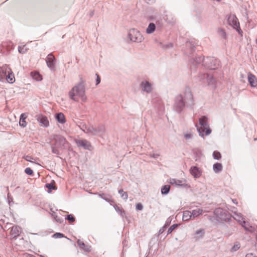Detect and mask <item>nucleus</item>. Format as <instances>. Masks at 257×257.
Here are the masks:
<instances>
[{
	"mask_svg": "<svg viewBox=\"0 0 257 257\" xmlns=\"http://www.w3.org/2000/svg\"><path fill=\"white\" fill-rule=\"evenodd\" d=\"M69 96L70 99L75 101H78V98H79L83 102H85L87 101V96L85 94V81L81 79L71 89Z\"/></svg>",
	"mask_w": 257,
	"mask_h": 257,
	"instance_id": "1",
	"label": "nucleus"
},
{
	"mask_svg": "<svg viewBox=\"0 0 257 257\" xmlns=\"http://www.w3.org/2000/svg\"><path fill=\"white\" fill-rule=\"evenodd\" d=\"M53 140L55 141V144L52 146V151L55 154L59 155L58 149L63 150L67 148L69 146L68 142L64 137L61 135H54Z\"/></svg>",
	"mask_w": 257,
	"mask_h": 257,
	"instance_id": "2",
	"label": "nucleus"
},
{
	"mask_svg": "<svg viewBox=\"0 0 257 257\" xmlns=\"http://www.w3.org/2000/svg\"><path fill=\"white\" fill-rule=\"evenodd\" d=\"M199 123L200 126L197 124L195 126L201 137L208 136L211 133V130L209 127L208 118L206 116H201L199 119Z\"/></svg>",
	"mask_w": 257,
	"mask_h": 257,
	"instance_id": "3",
	"label": "nucleus"
},
{
	"mask_svg": "<svg viewBox=\"0 0 257 257\" xmlns=\"http://www.w3.org/2000/svg\"><path fill=\"white\" fill-rule=\"evenodd\" d=\"M105 128L103 125H99L97 126L89 125V127L86 131V133L92 135L102 136L104 134Z\"/></svg>",
	"mask_w": 257,
	"mask_h": 257,
	"instance_id": "4",
	"label": "nucleus"
},
{
	"mask_svg": "<svg viewBox=\"0 0 257 257\" xmlns=\"http://www.w3.org/2000/svg\"><path fill=\"white\" fill-rule=\"evenodd\" d=\"M128 36L130 40L134 42L140 43L144 40V38L140 32L135 29L130 30Z\"/></svg>",
	"mask_w": 257,
	"mask_h": 257,
	"instance_id": "5",
	"label": "nucleus"
},
{
	"mask_svg": "<svg viewBox=\"0 0 257 257\" xmlns=\"http://www.w3.org/2000/svg\"><path fill=\"white\" fill-rule=\"evenodd\" d=\"M200 80L203 84H207L208 86L215 87L216 80L213 76L208 73L201 74L200 76Z\"/></svg>",
	"mask_w": 257,
	"mask_h": 257,
	"instance_id": "6",
	"label": "nucleus"
},
{
	"mask_svg": "<svg viewBox=\"0 0 257 257\" xmlns=\"http://www.w3.org/2000/svg\"><path fill=\"white\" fill-rule=\"evenodd\" d=\"M185 106V102L184 101V98L181 94L176 96L174 108L177 112H181Z\"/></svg>",
	"mask_w": 257,
	"mask_h": 257,
	"instance_id": "7",
	"label": "nucleus"
},
{
	"mask_svg": "<svg viewBox=\"0 0 257 257\" xmlns=\"http://www.w3.org/2000/svg\"><path fill=\"white\" fill-rule=\"evenodd\" d=\"M227 21L228 24L232 26L234 29H236L239 33H240V31L241 32L239 27V23L235 15H230L228 18Z\"/></svg>",
	"mask_w": 257,
	"mask_h": 257,
	"instance_id": "8",
	"label": "nucleus"
},
{
	"mask_svg": "<svg viewBox=\"0 0 257 257\" xmlns=\"http://www.w3.org/2000/svg\"><path fill=\"white\" fill-rule=\"evenodd\" d=\"M56 59L54 56L50 53L48 55L46 59L47 65L51 70H54L55 68Z\"/></svg>",
	"mask_w": 257,
	"mask_h": 257,
	"instance_id": "9",
	"label": "nucleus"
},
{
	"mask_svg": "<svg viewBox=\"0 0 257 257\" xmlns=\"http://www.w3.org/2000/svg\"><path fill=\"white\" fill-rule=\"evenodd\" d=\"M168 182L173 185L186 187L187 186L186 181L185 179L178 180L174 178H170L168 180Z\"/></svg>",
	"mask_w": 257,
	"mask_h": 257,
	"instance_id": "10",
	"label": "nucleus"
},
{
	"mask_svg": "<svg viewBox=\"0 0 257 257\" xmlns=\"http://www.w3.org/2000/svg\"><path fill=\"white\" fill-rule=\"evenodd\" d=\"M75 142L78 147H82L85 149L90 150L91 148V145L89 142L86 140H77Z\"/></svg>",
	"mask_w": 257,
	"mask_h": 257,
	"instance_id": "11",
	"label": "nucleus"
},
{
	"mask_svg": "<svg viewBox=\"0 0 257 257\" xmlns=\"http://www.w3.org/2000/svg\"><path fill=\"white\" fill-rule=\"evenodd\" d=\"M10 72H11V69L6 65L0 67V81L5 79L7 73Z\"/></svg>",
	"mask_w": 257,
	"mask_h": 257,
	"instance_id": "12",
	"label": "nucleus"
},
{
	"mask_svg": "<svg viewBox=\"0 0 257 257\" xmlns=\"http://www.w3.org/2000/svg\"><path fill=\"white\" fill-rule=\"evenodd\" d=\"M21 232V227L17 225H15L12 227L10 231V234L13 238H16L20 235Z\"/></svg>",
	"mask_w": 257,
	"mask_h": 257,
	"instance_id": "13",
	"label": "nucleus"
},
{
	"mask_svg": "<svg viewBox=\"0 0 257 257\" xmlns=\"http://www.w3.org/2000/svg\"><path fill=\"white\" fill-rule=\"evenodd\" d=\"M37 120L40 123L41 126L48 127L49 125V122L47 116L43 115L37 116Z\"/></svg>",
	"mask_w": 257,
	"mask_h": 257,
	"instance_id": "14",
	"label": "nucleus"
},
{
	"mask_svg": "<svg viewBox=\"0 0 257 257\" xmlns=\"http://www.w3.org/2000/svg\"><path fill=\"white\" fill-rule=\"evenodd\" d=\"M77 243L79 248L84 251L89 252L91 251V246L84 243V242L80 239H77Z\"/></svg>",
	"mask_w": 257,
	"mask_h": 257,
	"instance_id": "15",
	"label": "nucleus"
},
{
	"mask_svg": "<svg viewBox=\"0 0 257 257\" xmlns=\"http://www.w3.org/2000/svg\"><path fill=\"white\" fill-rule=\"evenodd\" d=\"M190 173L195 178H198L201 176L202 172L199 168L193 166L190 169Z\"/></svg>",
	"mask_w": 257,
	"mask_h": 257,
	"instance_id": "16",
	"label": "nucleus"
},
{
	"mask_svg": "<svg viewBox=\"0 0 257 257\" xmlns=\"http://www.w3.org/2000/svg\"><path fill=\"white\" fill-rule=\"evenodd\" d=\"M141 86L142 88V90L147 93H150L152 91V84L147 81L142 82L141 83Z\"/></svg>",
	"mask_w": 257,
	"mask_h": 257,
	"instance_id": "17",
	"label": "nucleus"
},
{
	"mask_svg": "<svg viewBox=\"0 0 257 257\" xmlns=\"http://www.w3.org/2000/svg\"><path fill=\"white\" fill-rule=\"evenodd\" d=\"M210 64H208V67L210 69L214 70L219 66V61L214 58H210L208 59Z\"/></svg>",
	"mask_w": 257,
	"mask_h": 257,
	"instance_id": "18",
	"label": "nucleus"
},
{
	"mask_svg": "<svg viewBox=\"0 0 257 257\" xmlns=\"http://www.w3.org/2000/svg\"><path fill=\"white\" fill-rule=\"evenodd\" d=\"M248 80L251 87H255L257 85V79L254 75L249 73L248 75Z\"/></svg>",
	"mask_w": 257,
	"mask_h": 257,
	"instance_id": "19",
	"label": "nucleus"
},
{
	"mask_svg": "<svg viewBox=\"0 0 257 257\" xmlns=\"http://www.w3.org/2000/svg\"><path fill=\"white\" fill-rule=\"evenodd\" d=\"M98 195L99 197L110 203L114 202V201L111 199V196L109 194L104 193H98Z\"/></svg>",
	"mask_w": 257,
	"mask_h": 257,
	"instance_id": "20",
	"label": "nucleus"
},
{
	"mask_svg": "<svg viewBox=\"0 0 257 257\" xmlns=\"http://www.w3.org/2000/svg\"><path fill=\"white\" fill-rule=\"evenodd\" d=\"M56 120L59 123L63 124L66 122V119L64 114L62 112H59L55 115Z\"/></svg>",
	"mask_w": 257,
	"mask_h": 257,
	"instance_id": "21",
	"label": "nucleus"
},
{
	"mask_svg": "<svg viewBox=\"0 0 257 257\" xmlns=\"http://www.w3.org/2000/svg\"><path fill=\"white\" fill-rule=\"evenodd\" d=\"M234 216L233 217L235 220H236L237 221H238L240 224L242 223L243 221H244L243 220V216L242 214L240 213H237L235 211L233 212Z\"/></svg>",
	"mask_w": 257,
	"mask_h": 257,
	"instance_id": "22",
	"label": "nucleus"
},
{
	"mask_svg": "<svg viewBox=\"0 0 257 257\" xmlns=\"http://www.w3.org/2000/svg\"><path fill=\"white\" fill-rule=\"evenodd\" d=\"M223 167L221 163H216L213 166V169L215 173H218L222 170Z\"/></svg>",
	"mask_w": 257,
	"mask_h": 257,
	"instance_id": "23",
	"label": "nucleus"
},
{
	"mask_svg": "<svg viewBox=\"0 0 257 257\" xmlns=\"http://www.w3.org/2000/svg\"><path fill=\"white\" fill-rule=\"evenodd\" d=\"M156 30V26L155 25L151 23H150L147 28L146 29V32L148 34H152Z\"/></svg>",
	"mask_w": 257,
	"mask_h": 257,
	"instance_id": "24",
	"label": "nucleus"
},
{
	"mask_svg": "<svg viewBox=\"0 0 257 257\" xmlns=\"http://www.w3.org/2000/svg\"><path fill=\"white\" fill-rule=\"evenodd\" d=\"M27 117V116L26 115V114H25V113L21 114V115L20 116V121H19V124H20V126H21L23 127H24L26 126L27 123H26L25 119H26Z\"/></svg>",
	"mask_w": 257,
	"mask_h": 257,
	"instance_id": "25",
	"label": "nucleus"
},
{
	"mask_svg": "<svg viewBox=\"0 0 257 257\" xmlns=\"http://www.w3.org/2000/svg\"><path fill=\"white\" fill-rule=\"evenodd\" d=\"M192 152L195 157L196 161L199 159L202 155L201 151L198 148L193 149Z\"/></svg>",
	"mask_w": 257,
	"mask_h": 257,
	"instance_id": "26",
	"label": "nucleus"
},
{
	"mask_svg": "<svg viewBox=\"0 0 257 257\" xmlns=\"http://www.w3.org/2000/svg\"><path fill=\"white\" fill-rule=\"evenodd\" d=\"M5 79H6L7 81L10 83H13L15 81V77L11 70V72L7 73V77H6Z\"/></svg>",
	"mask_w": 257,
	"mask_h": 257,
	"instance_id": "27",
	"label": "nucleus"
},
{
	"mask_svg": "<svg viewBox=\"0 0 257 257\" xmlns=\"http://www.w3.org/2000/svg\"><path fill=\"white\" fill-rule=\"evenodd\" d=\"M192 218V215L191 213V211L188 210H186L183 211V220L184 221H188Z\"/></svg>",
	"mask_w": 257,
	"mask_h": 257,
	"instance_id": "28",
	"label": "nucleus"
},
{
	"mask_svg": "<svg viewBox=\"0 0 257 257\" xmlns=\"http://www.w3.org/2000/svg\"><path fill=\"white\" fill-rule=\"evenodd\" d=\"M241 225L246 230L252 232L255 230L254 226H250L249 224H246L245 221H243Z\"/></svg>",
	"mask_w": 257,
	"mask_h": 257,
	"instance_id": "29",
	"label": "nucleus"
},
{
	"mask_svg": "<svg viewBox=\"0 0 257 257\" xmlns=\"http://www.w3.org/2000/svg\"><path fill=\"white\" fill-rule=\"evenodd\" d=\"M185 97L187 99V100L190 101L191 102L193 101V95L189 88H187L185 90Z\"/></svg>",
	"mask_w": 257,
	"mask_h": 257,
	"instance_id": "30",
	"label": "nucleus"
},
{
	"mask_svg": "<svg viewBox=\"0 0 257 257\" xmlns=\"http://www.w3.org/2000/svg\"><path fill=\"white\" fill-rule=\"evenodd\" d=\"M31 77L36 81H41L42 80V77L38 72H32L31 73Z\"/></svg>",
	"mask_w": 257,
	"mask_h": 257,
	"instance_id": "31",
	"label": "nucleus"
},
{
	"mask_svg": "<svg viewBox=\"0 0 257 257\" xmlns=\"http://www.w3.org/2000/svg\"><path fill=\"white\" fill-rule=\"evenodd\" d=\"M217 34L218 36L223 39H226L227 38L226 33L224 30L221 28H218L217 30Z\"/></svg>",
	"mask_w": 257,
	"mask_h": 257,
	"instance_id": "32",
	"label": "nucleus"
},
{
	"mask_svg": "<svg viewBox=\"0 0 257 257\" xmlns=\"http://www.w3.org/2000/svg\"><path fill=\"white\" fill-rule=\"evenodd\" d=\"M202 210L199 208L192 210V211L191 212L192 217H193V218H194L197 217L198 216L202 214Z\"/></svg>",
	"mask_w": 257,
	"mask_h": 257,
	"instance_id": "33",
	"label": "nucleus"
},
{
	"mask_svg": "<svg viewBox=\"0 0 257 257\" xmlns=\"http://www.w3.org/2000/svg\"><path fill=\"white\" fill-rule=\"evenodd\" d=\"M230 214L226 212L225 210H224L223 213L221 216H220V219L223 220V221H228L230 220Z\"/></svg>",
	"mask_w": 257,
	"mask_h": 257,
	"instance_id": "34",
	"label": "nucleus"
},
{
	"mask_svg": "<svg viewBox=\"0 0 257 257\" xmlns=\"http://www.w3.org/2000/svg\"><path fill=\"white\" fill-rule=\"evenodd\" d=\"M170 189V186L168 185H166L163 186L161 188V193L163 195H166L167 194Z\"/></svg>",
	"mask_w": 257,
	"mask_h": 257,
	"instance_id": "35",
	"label": "nucleus"
},
{
	"mask_svg": "<svg viewBox=\"0 0 257 257\" xmlns=\"http://www.w3.org/2000/svg\"><path fill=\"white\" fill-rule=\"evenodd\" d=\"M224 210L220 208H218L214 210V214L219 219L220 218V216L223 213Z\"/></svg>",
	"mask_w": 257,
	"mask_h": 257,
	"instance_id": "36",
	"label": "nucleus"
},
{
	"mask_svg": "<svg viewBox=\"0 0 257 257\" xmlns=\"http://www.w3.org/2000/svg\"><path fill=\"white\" fill-rule=\"evenodd\" d=\"M113 207L114 208L115 210L122 216L123 217L125 215L124 211L121 208H120L119 206H118L117 205L115 204L113 205Z\"/></svg>",
	"mask_w": 257,
	"mask_h": 257,
	"instance_id": "37",
	"label": "nucleus"
},
{
	"mask_svg": "<svg viewBox=\"0 0 257 257\" xmlns=\"http://www.w3.org/2000/svg\"><path fill=\"white\" fill-rule=\"evenodd\" d=\"M118 193L120 195L121 197L124 200H126L128 198V195L126 192H124L122 189H119Z\"/></svg>",
	"mask_w": 257,
	"mask_h": 257,
	"instance_id": "38",
	"label": "nucleus"
},
{
	"mask_svg": "<svg viewBox=\"0 0 257 257\" xmlns=\"http://www.w3.org/2000/svg\"><path fill=\"white\" fill-rule=\"evenodd\" d=\"M203 61V58L201 56L198 57L194 59L193 62H192V65L199 64Z\"/></svg>",
	"mask_w": 257,
	"mask_h": 257,
	"instance_id": "39",
	"label": "nucleus"
},
{
	"mask_svg": "<svg viewBox=\"0 0 257 257\" xmlns=\"http://www.w3.org/2000/svg\"><path fill=\"white\" fill-rule=\"evenodd\" d=\"M213 157L214 159L219 160L221 158V155L220 152L215 151L213 153Z\"/></svg>",
	"mask_w": 257,
	"mask_h": 257,
	"instance_id": "40",
	"label": "nucleus"
},
{
	"mask_svg": "<svg viewBox=\"0 0 257 257\" xmlns=\"http://www.w3.org/2000/svg\"><path fill=\"white\" fill-rule=\"evenodd\" d=\"M46 187L49 190V192H50L52 189H56V187L55 186L54 183H52L46 184Z\"/></svg>",
	"mask_w": 257,
	"mask_h": 257,
	"instance_id": "41",
	"label": "nucleus"
},
{
	"mask_svg": "<svg viewBox=\"0 0 257 257\" xmlns=\"http://www.w3.org/2000/svg\"><path fill=\"white\" fill-rule=\"evenodd\" d=\"M24 158L27 161L30 162H32V163H34V162L33 161V160H36L35 159H34L32 156H29V155H27V156H26L24 157Z\"/></svg>",
	"mask_w": 257,
	"mask_h": 257,
	"instance_id": "42",
	"label": "nucleus"
},
{
	"mask_svg": "<svg viewBox=\"0 0 257 257\" xmlns=\"http://www.w3.org/2000/svg\"><path fill=\"white\" fill-rule=\"evenodd\" d=\"M18 50L20 53L24 54L27 51V48L25 45L23 46H19Z\"/></svg>",
	"mask_w": 257,
	"mask_h": 257,
	"instance_id": "43",
	"label": "nucleus"
},
{
	"mask_svg": "<svg viewBox=\"0 0 257 257\" xmlns=\"http://www.w3.org/2000/svg\"><path fill=\"white\" fill-rule=\"evenodd\" d=\"M240 248V244L238 242H236L234 244L233 247L231 248V250L232 251H235Z\"/></svg>",
	"mask_w": 257,
	"mask_h": 257,
	"instance_id": "44",
	"label": "nucleus"
},
{
	"mask_svg": "<svg viewBox=\"0 0 257 257\" xmlns=\"http://www.w3.org/2000/svg\"><path fill=\"white\" fill-rule=\"evenodd\" d=\"M66 219H67L71 223H72L75 221V218L72 214L68 215L66 217Z\"/></svg>",
	"mask_w": 257,
	"mask_h": 257,
	"instance_id": "45",
	"label": "nucleus"
},
{
	"mask_svg": "<svg viewBox=\"0 0 257 257\" xmlns=\"http://www.w3.org/2000/svg\"><path fill=\"white\" fill-rule=\"evenodd\" d=\"M79 127H80L82 131H83L84 133H86V131L89 127V125H86L85 124H82L79 126Z\"/></svg>",
	"mask_w": 257,
	"mask_h": 257,
	"instance_id": "46",
	"label": "nucleus"
},
{
	"mask_svg": "<svg viewBox=\"0 0 257 257\" xmlns=\"http://www.w3.org/2000/svg\"><path fill=\"white\" fill-rule=\"evenodd\" d=\"M25 172L29 175H33L34 174L33 171L30 168H26Z\"/></svg>",
	"mask_w": 257,
	"mask_h": 257,
	"instance_id": "47",
	"label": "nucleus"
},
{
	"mask_svg": "<svg viewBox=\"0 0 257 257\" xmlns=\"http://www.w3.org/2000/svg\"><path fill=\"white\" fill-rule=\"evenodd\" d=\"M177 226V224H173L170 226V227L168 230V234L171 233Z\"/></svg>",
	"mask_w": 257,
	"mask_h": 257,
	"instance_id": "48",
	"label": "nucleus"
},
{
	"mask_svg": "<svg viewBox=\"0 0 257 257\" xmlns=\"http://www.w3.org/2000/svg\"><path fill=\"white\" fill-rule=\"evenodd\" d=\"M64 236V235L61 233H56L54 234L53 237L58 238H61L63 237Z\"/></svg>",
	"mask_w": 257,
	"mask_h": 257,
	"instance_id": "49",
	"label": "nucleus"
},
{
	"mask_svg": "<svg viewBox=\"0 0 257 257\" xmlns=\"http://www.w3.org/2000/svg\"><path fill=\"white\" fill-rule=\"evenodd\" d=\"M204 233V230L202 229L197 230L195 232V234L196 235L201 234L200 237H201L203 236Z\"/></svg>",
	"mask_w": 257,
	"mask_h": 257,
	"instance_id": "50",
	"label": "nucleus"
},
{
	"mask_svg": "<svg viewBox=\"0 0 257 257\" xmlns=\"http://www.w3.org/2000/svg\"><path fill=\"white\" fill-rule=\"evenodd\" d=\"M143 208V205L139 203H138L136 205V209L137 210H142Z\"/></svg>",
	"mask_w": 257,
	"mask_h": 257,
	"instance_id": "51",
	"label": "nucleus"
},
{
	"mask_svg": "<svg viewBox=\"0 0 257 257\" xmlns=\"http://www.w3.org/2000/svg\"><path fill=\"white\" fill-rule=\"evenodd\" d=\"M150 157L151 158H155V159H157L158 158V157L159 156V155L157 154H150L149 155Z\"/></svg>",
	"mask_w": 257,
	"mask_h": 257,
	"instance_id": "52",
	"label": "nucleus"
},
{
	"mask_svg": "<svg viewBox=\"0 0 257 257\" xmlns=\"http://www.w3.org/2000/svg\"><path fill=\"white\" fill-rule=\"evenodd\" d=\"M184 137L186 139H191L192 138V134L190 133L185 134L184 135Z\"/></svg>",
	"mask_w": 257,
	"mask_h": 257,
	"instance_id": "53",
	"label": "nucleus"
},
{
	"mask_svg": "<svg viewBox=\"0 0 257 257\" xmlns=\"http://www.w3.org/2000/svg\"><path fill=\"white\" fill-rule=\"evenodd\" d=\"M245 257H256L255 255L252 253H248L246 254Z\"/></svg>",
	"mask_w": 257,
	"mask_h": 257,
	"instance_id": "54",
	"label": "nucleus"
},
{
	"mask_svg": "<svg viewBox=\"0 0 257 257\" xmlns=\"http://www.w3.org/2000/svg\"><path fill=\"white\" fill-rule=\"evenodd\" d=\"M96 75H97V79H96V84L98 85L100 82V78L99 77L98 74H96Z\"/></svg>",
	"mask_w": 257,
	"mask_h": 257,
	"instance_id": "55",
	"label": "nucleus"
},
{
	"mask_svg": "<svg viewBox=\"0 0 257 257\" xmlns=\"http://www.w3.org/2000/svg\"><path fill=\"white\" fill-rule=\"evenodd\" d=\"M232 202H233L234 204H236V205H237V204H238L237 200L236 199H232Z\"/></svg>",
	"mask_w": 257,
	"mask_h": 257,
	"instance_id": "56",
	"label": "nucleus"
},
{
	"mask_svg": "<svg viewBox=\"0 0 257 257\" xmlns=\"http://www.w3.org/2000/svg\"><path fill=\"white\" fill-rule=\"evenodd\" d=\"M56 219L57 222H61L60 219H57L56 218Z\"/></svg>",
	"mask_w": 257,
	"mask_h": 257,
	"instance_id": "57",
	"label": "nucleus"
},
{
	"mask_svg": "<svg viewBox=\"0 0 257 257\" xmlns=\"http://www.w3.org/2000/svg\"><path fill=\"white\" fill-rule=\"evenodd\" d=\"M149 19L150 20H153V18L152 17H149Z\"/></svg>",
	"mask_w": 257,
	"mask_h": 257,
	"instance_id": "58",
	"label": "nucleus"
},
{
	"mask_svg": "<svg viewBox=\"0 0 257 257\" xmlns=\"http://www.w3.org/2000/svg\"><path fill=\"white\" fill-rule=\"evenodd\" d=\"M7 190L8 191L9 190V187H7Z\"/></svg>",
	"mask_w": 257,
	"mask_h": 257,
	"instance_id": "59",
	"label": "nucleus"
},
{
	"mask_svg": "<svg viewBox=\"0 0 257 257\" xmlns=\"http://www.w3.org/2000/svg\"><path fill=\"white\" fill-rule=\"evenodd\" d=\"M9 194H10V193H8V196H9Z\"/></svg>",
	"mask_w": 257,
	"mask_h": 257,
	"instance_id": "60",
	"label": "nucleus"
},
{
	"mask_svg": "<svg viewBox=\"0 0 257 257\" xmlns=\"http://www.w3.org/2000/svg\"><path fill=\"white\" fill-rule=\"evenodd\" d=\"M256 239L257 240V234H256Z\"/></svg>",
	"mask_w": 257,
	"mask_h": 257,
	"instance_id": "61",
	"label": "nucleus"
}]
</instances>
